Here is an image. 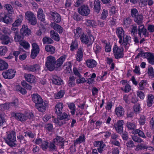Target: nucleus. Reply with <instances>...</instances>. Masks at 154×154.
Returning a JSON list of instances; mask_svg holds the SVG:
<instances>
[{
  "instance_id": "44",
  "label": "nucleus",
  "mask_w": 154,
  "mask_h": 154,
  "mask_svg": "<svg viewBox=\"0 0 154 154\" xmlns=\"http://www.w3.org/2000/svg\"><path fill=\"white\" fill-rule=\"evenodd\" d=\"M42 41L44 44H51L54 42L53 40L50 37H45L43 38Z\"/></svg>"
},
{
  "instance_id": "41",
  "label": "nucleus",
  "mask_w": 154,
  "mask_h": 154,
  "mask_svg": "<svg viewBox=\"0 0 154 154\" xmlns=\"http://www.w3.org/2000/svg\"><path fill=\"white\" fill-rule=\"evenodd\" d=\"M45 49L47 51L50 53L51 54H54L55 51V47L50 45H48L46 46Z\"/></svg>"
},
{
  "instance_id": "33",
  "label": "nucleus",
  "mask_w": 154,
  "mask_h": 154,
  "mask_svg": "<svg viewBox=\"0 0 154 154\" xmlns=\"http://www.w3.org/2000/svg\"><path fill=\"white\" fill-rule=\"evenodd\" d=\"M50 37L54 40L58 42L60 40V37L59 34L54 30L50 31Z\"/></svg>"
},
{
  "instance_id": "12",
  "label": "nucleus",
  "mask_w": 154,
  "mask_h": 154,
  "mask_svg": "<svg viewBox=\"0 0 154 154\" xmlns=\"http://www.w3.org/2000/svg\"><path fill=\"white\" fill-rule=\"evenodd\" d=\"M124 123V121L120 120L118 121L116 124H114V127L119 133H121L122 132Z\"/></svg>"
},
{
  "instance_id": "6",
  "label": "nucleus",
  "mask_w": 154,
  "mask_h": 154,
  "mask_svg": "<svg viewBox=\"0 0 154 154\" xmlns=\"http://www.w3.org/2000/svg\"><path fill=\"white\" fill-rule=\"evenodd\" d=\"M15 71L12 69L8 70L2 73L3 76L5 79H11L14 78L15 75Z\"/></svg>"
},
{
  "instance_id": "19",
  "label": "nucleus",
  "mask_w": 154,
  "mask_h": 154,
  "mask_svg": "<svg viewBox=\"0 0 154 154\" xmlns=\"http://www.w3.org/2000/svg\"><path fill=\"white\" fill-rule=\"evenodd\" d=\"M54 143L60 146V148H62L64 146V139L60 136H57L54 139Z\"/></svg>"
},
{
  "instance_id": "3",
  "label": "nucleus",
  "mask_w": 154,
  "mask_h": 154,
  "mask_svg": "<svg viewBox=\"0 0 154 154\" xmlns=\"http://www.w3.org/2000/svg\"><path fill=\"white\" fill-rule=\"evenodd\" d=\"M11 116L21 122H23L26 121L28 118H29L28 116V114H23L19 112H13L11 114Z\"/></svg>"
},
{
  "instance_id": "46",
  "label": "nucleus",
  "mask_w": 154,
  "mask_h": 154,
  "mask_svg": "<svg viewBox=\"0 0 154 154\" xmlns=\"http://www.w3.org/2000/svg\"><path fill=\"white\" fill-rule=\"evenodd\" d=\"M75 78L73 76H70L68 81V84L69 87H72L75 85Z\"/></svg>"
},
{
  "instance_id": "16",
  "label": "nucleus",
  "mask_w": 154,
  "mask_h": 154,
  "mask_svg": "<svg viewBox=\"0 0 154 154\" xmlns=\"http://www.w3.org/2000/svg\"><path fill=\"white\" fill-rule=\"evenodd\" d=\"M116 32L117 36L119 39V43H121L122 38L123 37L125 36V31L122 27H120L116 29Z\"/></svg>"
},
{
  "instance_id": "63",
  "label": "nucleus",
  "mask_w": 154,
  "mask_h": 154,
  "mask_svg": "<svg viewBox=\"0 0 154 154\" xmlns=\"http://www.w3.org/2000/svg\"><path fill=\"white\" fill-rule=\"evenodd\" d=\"M147 146L145 144H138L136 148L138 150L147 149Z\"/></svg>"
},
{
  "instance_id": "7",
  "label": "nucleus",
  "mask_w": 154,
  "mask_h": 154,
  "mask_svg": "<svg viewBox=\"0 0 154 154\" xmlns=\"http://www.w3.org/2000/svg\"><path fill=\"white\" fill-rule=\"evenodd\" d=\"M90 9L88 7L85 5H82L78 9V12L81 15L86 16L90 13Z\"/></svg>"
},
{
  "instance_id": "10",
  "label": "nucleus",
  "mask_w": 154,
  "mask_h": 154,
  "mask_svg": "<svg viewBox=\"0 0 154 154\" xmlns=\"http://www.w3.org/2000/svg\"><path fill=\"white\" fill-rule=\"evenodd\" d=\"M48 106V102L47 101H43L41 97L39 96V112H44Z\"/></svg>"
},
{
  "instance_id": "25",
  "label": "nucleus",
  "mask_w": 154,
  "mask_h": 154,
  "mask_svg": "<svg viewBox=\"0 0 154 154\" xmlns=\"http://www.w3.org/2000/svg\"><path fill=\"white\" fill-rule=\"evenodd\" d=\"M63 104L62 103H58L55 106V112L56 113L58 116H60L63 112Z\"/></svg>"
},
{
  "instance_id": "47",
  "label": "nucleus",
  "mask_w": 154,
  "mask_h": 154,
  "mask_svg": "<svg viewBox=\"0 0 154 154\" xmlns=\"http://www.w3.org/2000/svg\"><path fill=\"white\" fill-rule=\"evenodd\" d=\"M69 108L71 110L70 112L72 115H74L75 113V106L73 103H71L68 104Z\"/></svg>"
},
{
  "instance_id": "2",
  "label": "nucleus",
  "mask_w": 154,
  "mask_h": 154,
  "mask_svg": "<svg viewBox=\"0 0 154 154\" xmlns=\"http://www.w3.org/2000/svg\"><path fill=\"white\" fill-rule=\"evenodd\" d=\"M16 140V134L14 131H11L7 132V137L5 141L9 146L11 147L16 146L17 145L15 143Z\"/></svg>"
},
{
  "instance_id": "57",
  "label": "nucleus",
  "mask_w": 154,
  "mask_h": 154,
  "mask_svg": "<svg viewBox=\"0 0 154 154\" xmlns=\"http://www.w3.org/2000/svg\"><path fill=\"white\" fill-rule=\"evenodd\" d=\"M43 11L42 9H39V18L41 19L42 21L44 22L45 20V16L43 14Z\"/></svg>"
},
{
  "instance_id": "52",
  "label": "nucleus",
  "mask_w": 154,
  "mask_h": 154,
  "mask_svg": "<svg viewBox=\"0 0 154 154\" xmlns=\"http://www.w3.org/2000/svg\"><path fill=\"white\" fill-rule=\"evenodd\" d=\"M7 51V49L5 46L0 47V55L3 56L4 55Z\"/></svg>"
},
{
  "instance_id": "54",
  "label": "nucleus",
  "mask_w": 154,
  "mask_h": 154,
  "mask_svg": "<svg viewBox=\"0 0 154 154\" xmlns=\"http://www.w3.org/2000/svg\"><path fill=\"white\" fill-rule=\"evenodd\" d=\"M108 15V11L105 9H103L101 15V18L102 20H104L106 18Z\"/></svg>"
},
{
  "instance_id": "61",
  "label": "nucleus",
  "mask_w": 154,
  "mask_h": 154,
  "mask_svg": "<svg viewBox=\"0 0 154 154\" xmlns=\"http://www.w3.org/2000/svg\"><path fill=\"white\" fill-rule=\"evenodd\" d=\"M19 29L16 26H13L12 25V27L11 28V30L10 33H13L14 35L18 34V33Z\"/></svg>"
},
{
  "instance_id": "11",
  "label": "nucleus",
  "mask_w": 154,
  "mask_h": 154,
  "mask_svg": "<svg viewBox=\"0 0 154 154\" xmlns=\"http://www.w3.org/2000/svg\"><path fill=\"white\" fill-rule=\"evenodd\" d=\"M89 37L90 39H89L87 35L85 34L84 33H82L80 36L81 42L85 44H88L89 42H93L94 39L93 36L91 35L89 36Z\"/></svg>"
},
{
  "instance_id": "9",
  "label": "nucleus",
  "mask_w": 154,
  "mask_h": 154,
  "mask_svg": "<svg viewBox=\"0 0 154 154\" xmlns=\"http://www.w3.org/2000/svg\"><path fill=\"white\" fill-rule=\"evenodd\" d=\"M138 34L139 36L141 38L143 36L146 37L148 36L149 32L147 31V29L143 25L138 26Z\"/></svg>"
},
{
  "instance_id": "38",
  "label": "nucleus",
  "mask_w": 154,
  "mask_h": 154,
  "mask_svg": "<svg viewBox=\"0 0 154 154\" xmlns=\"http://www.w3.org/2000/svg\"><path fill=\"white\" fill-rule=\"evenodd\" d=\"M32 99L33 102L35 104V107L37 109H38V94H33L32 95Z\"/></svg>"
},
{
  "instance_id": "56",
  "label": "nucleus",
  "mask_w": 154,
  "mask_h": 154,
  "mask_svg": "<svg viewBox=\"0 0 154 154\" xmlns=\"http://www.w3.org/2000/svg\"><path fill=\"white\" fill-rule=\"evenodd\" d=\"M21 84L23 86L28 90H30L32 89V86L27 83L25 81H22Z\"/></svg>"
},
{
  "instance_id": "29",
  "label": "nucleus",
  "mask_w": 154,
  "mask_h": 154,
  "mask_svg": "<svg viewBox=\"0 0 154 154\" xmlns=\"http://www.w3.org/2000/svg\"><path fill=\"white\" fill-rule=\"evenodd\" d=\"M63 80L59 77L55 75L52 76V82L53 84L57 85H60L63 83Z\"/></svg>"
},
{
  "instance_id": "13",
  "label": "nucleus",
  "mask_w": 154,
  "mask_h": 154,
  "mask_svg": "<svg viewBox=\"0 0 154 154\" xmlns=\"http://www.w3.org/2000/svg\"><path fill=\"white\" fill-rule=\"evenodd\" d=\"M0 40L3 45H7L11 42V39L7 35L2 34L0 33Z\"/></svg>"
},
{
  "instance_id": "58",
  "label": "nucleus",
  "mask_w": 154,
  "mask_h": 154,
  "mask_svg": "<svg viewBox=\"0 0 154 154\" xmlns=\"http://www.w3.org/2000/svg\"><path fill=\"white\" fill-rule=\"evenodd\" d=\"M24 136L26 137H29L31 138H33L34 137V135L33 133L31 131H25L24 132Z\"/></svg>"
},
{
  "instance_id": "60",
  "label": "nucleus",
  "mask_w": 154,
  "mask_h": 154,
  "mask_svg": "<svg viewBox=\"0 0 154 154\" xmlns=\"http://www.w3.org/2000/svg\"><path fill=\"white\" fill-rule=\"evenodd\" d=\"M64 91L63 90H61L58 92L56 95L55 97L57 99H59L63 97L64 94Z\"/></svg>"
},
{
  "instance_id": "43",
  "label": "nucleus",
  "mask_w": 154,
  "mask_h": 154,
  "mask_svg": "<svg viewBox=\"0 0 154 154\" xmlns=\"http://www.w3.org/2000/svg\"><path fill=\"white\" fill-rule=\"evenodd\" d=\"M23 17L22 16H20V17L18 19L16 20L12 24L13 26L18 27L21 25L23 20Z\"/></svg>"
},
{
  "instance_id": "4",
  "label": "nucleus",
  "mask_w": 154,
  "mask_h": 154,
  "mask_svg": "<svg viewBox=\"0 0 154 154\" xmlns=\"http://www.w3.org/2000/svg\"><path fill=\"white\" fill-rule=\"evenodd\" d=\"M25 17L29 22L31 25H35L37 22L35 16L34 14L30 11H27L25 13Z\"/></svg>"
},
{
  "instance_id": "22",
  "label": "nucleus",
  "mask_w": 154,
  "mask_h": 154,
  "mask_svg": "<svg viewBox=\"0 0 154 154\" xmlns=\"http://www.w3.org/2000/svg\"><path fill=\"white\" fill-rule=\"evenodd\" d=\"M131 37L129 35H126L122 38L121 42L119 43L121 46H124L125 47L129 43L131 39Z\"/></svg>"
},
{
  "instance_id": "23",
  "label": "nucleus",
  "mask_w": 154,
  "mask_h": 154,
  "mask_svg": "<svg viewBox=\"0 0 154 154\" xmlns=\"http://www.w3.org/2000/svg\"><path fill=\"white\" fill-rule=\"evenodd\" d=\"M86 63L87 67L90 69L95 67L97 64V62L93 59L87 60L86 61Z\"/></svg>"
},
{
  "instance_id": "30",
  "label": "nucleus",
  "mask_w": 154,
  "mask_h": 154,
  "mask_svg": "<svg viewBox=\"0 0 154 154\" xmlns=\"http://www.w3.org/2000/svg\"><path fill=\"white\" fill-rule=\"evenodd\" d=\"M94 12L99 13L101 9L100 2L99 0H95L94 3Z\"/></svg>"
},
{
  "instance_id": "32",
  "label": "nucleus",
  "mask_w": 154,
  "mask_h": 154,
  "mask_svg": "<svg viewBox=\"0 0 154 154\" xmlns=\"http://www.w3.org/2000/svg\"><path fill=\"white\" fill-rule=\"evenodd\" d=\"M25 69L28 71L36 72L38 70V65L35 64L33 66H26L25 68Z\"/></svg>"
},
{
  "instance_id": "39",
  "label": "nucleus",
  "mask_w": 154,
  "mask_h": 154,
  "mask_svg": "<svg viewBox=\"0 0 154 154\" xmlns=\"http://www.w3.org/2000/svg\"><path fill=\"white\" fill-rule=\"evenodd\" d=\"M8 68V64L7 63L0 59V71L7 69Z\"/></svg>"
},
{
  "instance_id": "31",
  "label": "nucleus",
  "mask_w": 154,
  "mask_h": 154,
  "mask_svg": "<svg viewBox=\"0 0 154 154\" xmlns=\"http://www.w3.org/2000/svg\"><path fill=\"white\" fill-rule=\"evenodd\" d=\"M72 67L71 63L70 61L64 63V68L66 74L69 73L71 71Z\"/></svg>"
},
{
  "instance_id": "5",
  "label": "nucleus",
  "mask_w": 154,
  "mask_h": 154,
  "mask_svg": "<svg viewBox=\"0 0 154 154\" xmlns=\"http://www.w3.org/2000/svg\"><path fill=\"white\" fill-rule=\"evenodd\" d=\"M113 52L116 59L122 58L124 56L123 48H119L116 45H115L113 47Z\"/></svg>"
},
{
  "instance_id": "26",
  "label": "nucleus",
  "mask_w": 154,
  "mask_h": 154,
  "mask_svg": "<svg viewBox=\"0 0 154 154\" xmlns=\"http://www.w3.org/2000/svg\"><path fill=\"white\" fill-rule=\"evenodd\" d=\"M143 15L141 14H139L133 18L134 21L139 26L143 25Z\"/></svg>"
},
{
  "instance_id": "48",
  "label": "nucleus",
  "mask_w": 154,
  "mask_h": 154,
  "mask_svg": "<svg viewBox=\"0 0 154 154\" xmlns=\"http://www.w3.org/2000/svg\"><path fill=\"white\" fill-rule=\"evenodd\" d=\"M146 82L145 80H142L139 83L138 88L140 90H143L146 85Z\"/></svg>"
},
{
  "instance_id": "45",
  "label": "nucleus",
  "mask_w": 154,
  "mask_h": 154,
  "mask_svg": "<svg viewBox=\"0 0 154 154\" xmlns=\"http://www.w3.org/2000/svg\"><path fill=\"white\" fill-rule=\"evenodd\" d=\"M130 12L131 16L133 19L140 14L137 9L135 8L131 9Z\"/></svg>"
},
{
  "instance_id": "37",
  "label": "nucleus",
  "mask_w": 154,
  "mask_h": 154,
  "mask_svg": "<svg viewBox=\"0 0 154 154\" xmlns=\"http://www.w3.org/2000/svg\"><path fill=\"white\" fill-rule=\"evenodd\" d=\"M131 133L134 135L138 134L139 136L143 138H146L144 133L143 132V131L139 129H136L132 131Z\"/></svg>"
},
{
  "instance_id": "27",
  "label": "nucleus",
  "mask_w": 154,
  "mask_h": 154,
  "mask_svg": "<svg viewBox=\"0 0 154 154\" xmlns=\"http://www.w3.org/2000/svg\"><path fill=\"white\" fill-rule=\"evenodd\" d=\"M146 105L149 107H151L154 103V96L152 94H149L147 96Z\"/></svg>"
},
{
  "instance_id": "36",
  "label": "nucleus",
  "mask_w": 154,
  "mask_h": 154,
  "mask_svg": "<svg viewBox=\"0 0 154 154\" xmlns=\"http://www.w3.org/2000/svg\"><path fill=\"white\" fill-rule=\"evenodd\" d=\"M85 141V136L84 135L80 136L79 137L76 139L74 141V146H76L77 145L80 144L84 142Z\"/></svg>"
},
{
  "instance_id": "53",
  "label": "nucleus",
  "mask_w": 154,
  "mask_h": 154,
  "mask_svg": "<svg viewBox=\"0 0 154 154\" xmlns=\"http://www.w3.org/2000/svg\"><path fill=\"white\" fill-rule=\"evenodd\" d=\"M20 45L22 46L25 49H26L29 48L30 45L28 42L25 41H23L20 42Z\"/></svg>"
},
{
  "instance_id": "42",
  "label": "nucleus",
  "mask_w": 154,
  "mask_h": 154,
  "mask_svg": "<svg viewBox=\"0 0 154 154\" xmlns=\"http://www.w3.org/2000/svg\"><path fill=\"white\" fill-rule=\"evenodd\" d=\"M85 23L88 26L92 28L96 26V23L94 21L88 19L85 20Z\"/></svg>"
},
{
  "instance_id": "20",
  "label": "nucleus",
  "mask_w": 154,
  "mask_h": 154,
  "mask_svg": "<svg viewBox=\"0 0 154 154\" xmlns=\"http://www.w3.org/2000/svg\"><path fill=\"white\" fill-rule=\"evenodd\" d=\"M83 49L82 48L78 49L76 55V59L78 61L80 62L83 60Z\"/></svg>"
},
{
  "instance_id": "21",
  "label": "nucleus",
  "mask_w": 154,
  "mask_h": 154,
  "mask_svg": "<svg viewBox=\"0 0 154 154\" xmlns=\"http://www.w3.org/2000/svg\"><path fill=\"white\" fill-rule=\"evenodd\" d=\"M20 33L23 35L28 36L30 34L31 31L28 28L27 26L23 25L20 29Z\"/></svg>"
},
{
  "instance_id": "34",
  "label": "nucleus",
  "mask_w": 154,
  "mask_h": 154,
  "mask_svg": "<svg viewBox=\"0 0 154 154\" xmlns=\"http://www.w3.org/2000/svg\"><path fill=\"white\" fill-rule=\"evenodd\" d=\"M73 32L75 37L76 39L79 38L82 33H84L82 29L79 27H78L75 29H74Z\"/></svg>"
},
{
  "instance_id": "18",
  "label": "nucleus",
  "mask_w": 154,
  "mask_h": 154,
  "mask_svg": "<svg viewBox=\"0 0 154 154\" xmlns=\"http://www.w3.org/2000/svg\"><path fill=\"white\" fill-rule=\"evenodd\" d=\"M50 26L55 31L60 33H62L63 31V28L60 25L55 22H51L50 24Z\"/></svg>"
},
{
  "instance_id": "50",
  "label": "nucleus",
  "mask_w": 154,
  "mask_h": 154,
  "mask_svg": "<svg viewBox=\"0 0 154 154\" xmlns=\"http://www.w3.org/2000/svg\"><path fill=\"white\" fill-rule=\"evenodd\" d=\"M131 32L132 35H134L136 34L137 31V26L136 24H133L131 26Z\"/></svg>"
},
{
  "instance_id": "24",
  "label": "nucleus",
  "mask_w": 154,
  "mask_h": 154,
  "mask_svg": "<svg viewBox=\"0 0 154 154\" xmlns=\"http://www.w3.org/2000/svg\"><path fill=\"white\" fill-rule=\"evenodd\" d=\"M115 112L116 114L118 117H122L124 115V109L121 106H119L116 107L115 109Z\"/></svg>"
},
{
  "instance_id": "8",
  "label": "nucleus",
  "mask_w": 154,
  "mask_h": 154,
  "mask_svg": "<svg viewBox=\"0 0 154 154\" xmlns=\"http://www.w3.org/2000/svg\"><path fill=\"white\" fill-rule=\"evenodd\" d=\"M94 145L96 147H97V150L100 153H101L106 148V145L102 141H96L94 142Z\"/></svg>"
},
{
  "instance_id": "64",
  "label": "nucleus",
  "mask_w": 154,
  "mask_h": 154,
  "mask_svg": "<svg viewBox=\"0 0 154 154\" xmlns=\"http://www.w3.org/2000/svg\"><path fill=\"white\" fill-rule=\"evenodd\" d=\"M48 142L44 141L42 142L41 147L43 150H45L48 148Z\"/></svg>"
},
{
  "instance_id": "55",
  "label": "nucleus",
  "mask_w": 154,
  "mask_h": 154,
  "mask_svg": "<svg viewBox=\"0 0 154 154\" xmlns=\"http://www.w3.org/2000/svg\"><path fill=\"white\" fill-rule=\"evenodd\" d=\"M57 146L53 143H50L49 146V151H56L57 150Z\"/></svg>"
},
{
  "instance_id": "59",
  "label": "nucleus",
  "mask_w": 154,
  "mask_h": 154,
  "mask_svg": "<svg viewBox=\"0 0 154 154\" xmlns=\"http://www.w3.org/2000/svg\"><path fill=\"white\" fill-rule=\"evenodd\" d=\"M132 21L131 19L129 17H125L123 19V24L125 26L129 25Z\"/></svg>"
},
{
  "instance_id": "28",
  "label": "nucleus",
  "mask_w": 154,
  "mask_h": 154,
  "mask_svg": "<svg viewBox=\"0 0 154 154\" xmlns=\"http://www.w3.org/2000/svg\"><path fill=\"white\" fill-rule=\"evenodd\" d=\"M25 80L27 82L32 83L35 82V77L31 74H25L24 76Z\"/></svg>"
},
{
  "instance_id": "14",
  "label": "nucleus",
  "mask_w": 154,
  "mask_h": 154,
  "mask_svg": "<svg viewBox=\"0 0 154 154\" xmlns=\"http://www.w3.org/2000/svg\"><path fill=\"white\" fill-rule=\"evenodd\" d=\"M50 14L54 22L57 23L60 22L61 21V17L58 13L56 11H51Z\"/></svg>"
},
{
  "instance_id": "1",
  "label": "nucleus",
  "mask_w": 154,
  "mask_h": 154,
  "mask_svg": "<svg viewBox=\"0 0 154 154\" xmlns=\"http://www.w3.org/2000/svg\"><path fill=\"white\" fill-rule=\"evenodd\" d=\"M67 56L64 55L60 56L56 61L55 58L51 56L47 57L46 66L48 69L52 71L55 69L57 70L58 68L60 67L66 60Z\"/></svg>"
},
{
  "instance_id": "15",
  "label": "nucleus",
  "mask_w": 154,
  "mask_h": 154,
  "mask_svg": "<svg viewBox=\"0 0 154 154\" xmlns=\"http://www.w3.org/2000/svg\"><path fill=\"white\" fill-rule=\"evenodd\" d=\"M32 49L31 54L32 58H35L38 53V46L37 44L35 43L32 44Z\"/></svg>"
},
{
  "instance_id": "62",
  "label": "nucleus",
  "mask_w": 154,
  "mask_h": 154,
  "mask_svg": "<svg viewBox=\"0 0 154 154\" xmlns=\"http://www.w3.org/2000/svg\"><path fill=\"white\" fill-rule=\"evenodd\" d=\"M9 103H5L1 104L0 106V108L2 109H7L10 107Z\"/></svg>"
},
{
  "instance_id": "40",
  "label": "nucleus",
  "mask_w": 154,
  "mask_h": 154,
  "mask_svg": "<svg viewBox=\"0 0 154 154\" xmlns=\"http://www.w3.org/2000/svg\"><path fill=\"white\" fill-rule=\"evenodd\" d=\"M78 48V43L76 40H72L70 46V50L74 51Z\"/></svg>"
},
{
  "instance_id": "35",
  "label": "nucleus",
  "mask_w": 154,
  "mask_h": 154,
  "mask_svg": "<svg viewBox=\"0 0 154 154\" xmlns=\"http://www.w3.org/2000/svg\"><path fill=\"white\" fill-rule=\"evenodd\" d=\"M136 126L135 123L131 122H128L126 123V127L129 130L133 131L135 130Z\"/></svg>"
},
{
  "instance_id": "49",
  "label": "nucleus",
  "mask_w": 154,
  "mask_h": 154,
  "mask_svg": "<svg viewBox=\"0 0 154 154\" xmlns=\"http://www.w3.org/2000/svg\"><path fill=\"white\" fill-rule=\"evenodd\" d=\"M121 89L125 93H128L131 90V87L128 84H126L125 87H121Z\"/></svg>"
},
{
  "instance_id": "51",
  "label": "nucleus",
  "mask_w": 154,
  "mask_h": 154,
  "mask_svg": "<svg viewBox=\"0 0 154 154\" xmlns=\"http://www.w3.org/2000/svg\"><path fill=\"white\" fill-rule=\"evenodd\" d=\"M131 138L134 141L136 142L141 143L143 142V141L141 138L137 136H132Z\"/></svg>"
},
{
  "instance_id": "17",
  "label": "nucleus",
  "mask_w": 154,
  "mask_h": 154,
  "mask_svg": "<svg viewBox=\"0 0 154 154\" xmlns=\"http://www.w3.org/2000/svg\"><path fill=\"white\" fill-rule=\"evenodd\" d=\"M144 56L147 59L148 63L152 64H154V55L149 52H146L144 53Z\"/></svg>"
}]
</instances>
